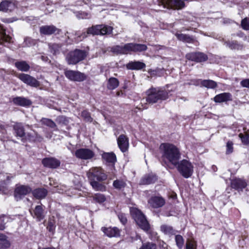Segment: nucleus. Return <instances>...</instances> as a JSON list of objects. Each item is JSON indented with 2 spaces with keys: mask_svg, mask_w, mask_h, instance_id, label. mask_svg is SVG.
Segmentation results:
<instances>
[{
  "mask_svg": "<svg viewBox=\"0 0 249 249\" xmlns=\"http://www.w3.org/2000/svg\"><path fill=\"white\" fill-rule=\"evenodd\" d=\"M65 120V118L63 116H59L57 118V120L59 122L64 121Z\"/></svg>",
  "mask_w": 249,
  "mask_h": 249,
  "instance_id": "nucleus-59",
  "label": "nucleus"
},
{
  "mask_svg": "<svg viewBox=\"0 0 249 249\" xmlns=\"http://www.w3.org/2000/svg\"><path fill=\"white\" fill-rule=\"evenodd\" d=\"M57 29L53 25L43 26L40 28V32L42 34L49 35L54 33Z\"/></svg>",
  "mask_w": 249,
  "mask_h": 249,
  "instance_id": "nucleus-25",
  "label": "nucleus"
},
{
  "mask_svg": "<svg viewBox=\"0 0 249 249\" xmlns=\"http://www.w3.org/2000/svg\"><path fill=\"white\" fill-rule=\"evenodd\" d=\"M160 70L159 69H157L156 70H149L148 71V73L151 76H156L158 75L159 76H160L161 75L160 74Z\"/></svg>",
  "mask_w": 249,
  "mask_h": 249,
  "instance_id": "nucleus-53",
  "label": "nucleus"
},
{
  "mask_svg": "<svg viewBox=\"0 0 249 249\" xmlns=\"http://www.w3.org/2000/svg\"><path fill=\"white\" fill-rule=\"evenodd\" d=\"M118 218L120 219V221L123 224H124L127 222V219L125 215L124 214L121 213L118 214Z\"/></svg>",
  "mask_w": 249,
  "mask_h": 249,
  "instance_id": "nucleus-55",
  "label": "nucleus"
},
{
  "mask_svg": "<svg viewBox=\"0 0 249 249\" xmlns=\"http://www.w3.org/2000/svg\"><path fill=\"white\" fill-rule=\"evenodd\" d=\"M216 103H222L231 100V95L230 93L224 92L216 95L213 98Z\"/></svg>",
  "mask_w": 249,
  "mask_h": 249,
  "instance_id": "nucleus-20",
  "label": "nucleus"
},
{
  "mask_svg": "<svg viewBox=\"0 0 249 249\" xmlns=\"http://www.w3.org/2000/svg\"><path fill=\"white\" fill-rule=\"evenodd\" d=\"M123 95L122 91H117L116 93L117 96H121Z\"/></svg>",
  "mask_w": 249,
  "mask_h": 249,
  "instance_id": "nucleus-60",
  "label": "nucleus"
},
{
  "mask_svg": "<svg viewBox=\"0 0 249 249\" xmlns=\"http://www.w3.org/2000/svg\"><path fill=\"white\" fill-rule=\"evenodd\" d=\"M240 83L242 87L249 88V79L243 80Z\"/></svg>",
  "mask_w": 249,
  "mask_h": 249,
  "instance_id": "nucleus-57",
  "label": "nucleus"
},
{
  "mask_svg": "<svg viewBox=\"0 0 249 249\" xmlns=\"http://www.w3.org/2000/svg\"><path fill=\"white\" fill-rule=\"evenodd\" d=\"M89 181L90 185L95 191L103 192L106 190V186L99 183L98 181L89 180Z\"/></svg>",
  "mask_w": 249,
  "mask_h": 249,
  "instance_id": "nucleus-31",
  "label": "nucleus"
},
{
  "mask_svg": "<svg viewBox=\"0 0 249 249\" xmlns=\"http://www.w3.org/2000/svg\"><path fill=\"white\" fill-rule=\"evenodd\" d=\"M50 52L54 55H57L62 51L61 45L59 44L53 43L49 44Z\"/></svg>",
  "mask_w": 249,
  "mask_h": 249,
  "instance_id": "nucleus-35",
  "label": "nucleus"
},
{
  "mask_svg": "<svg viewBox=\"0 0 249 249\" xmlns=\"http://www.w3.org/2000/svg\"><path fill=\"white\" fill-rule=\"evenodd\" d=\"M34 216L36 217L38 221H40L43 219L45 217L44 210L42 208V207L40 205L36 206L35 207V209L34 210Z\"/></svg>",
  "mask_w": 249,
  "mask_h": 249,
  "instance_id": "nucleus-26",
  "label": "nucleus"
},
{
  "mask_svg": "<svg viewBox=\"0 0 249 249\" xmlns=\"http://www.w3.org/2000/svg\"><path fill=\"white\" fill-rule=\"evenodd\" d=\"M15 8V5L12 0H5L0 3V11L8 12L13 10Z\"/></svg>",
  "mask_w": 249,
  "mask_h": 249,
  "instance_id": "nucleus-18",
  "label": "nucleus"
},
{
  "mask_svg": "<svg viewBox=\"0 0 249 249\" xmlns=\"http://www.w3.org/2000/svg\"><path fill=\"white\" fill-rule=\"evenodd\" d=\"M111 51L113 53L124 54V45H117L111 48Z\"/></svg>",
  "mask_w": 249,
  "mask_h": 249,
  "instance_id": "nucleus-44",
  "label": "nucleus"
},
{
  "mask_svg": "<svg viewBox=\"0 0 249 249\" xmlns=\"http://www.w3.org/2000/svg\"><path fill=\"white\" fill-rule=\"evenodd\" d=\"M11 177L7 173H0V182L1 184H6L10 179Z\"/></svg>",
  "mask_w": 249,
  "mask_h": 249,
  "instance_id": "nucleus-43",
  "label": "nucleus"
},
{
  "mask_svg": "<svg viewBox=\"0 0 249 249\" xmlns=\"http://www.w3.org/2000/svg\"><path fill=\"white\" fill-rule=\"evenodd\" d=\"M11 39V37L6 35L5 30L0 26V44H2L4 42H9Z\"/></svg>",
  "mask_w": 249,
  "mask_h": 249,
  "instance_id": "nucleus-34",
  "label": "nucleus"
},
{
  "mask_svg": "<svg viewBox=\"0 0 249 249\" xmlns=\"http://www.w3.org/2000/svg\"><path fill=\"white\" fill-rule=\"evenodd\" d=\"M14 129L17 136L22 137L25 135L24 129L22 124L20 123H16L14 126Z\"/></svg>",
  "mask_w": 249,
  "mask_h": 249,
  "instance_id": "nucleus-33",
  "label": "nucleus"
},
{
  "mask_svg": "<svg viewBox=\"0 0 249 249\" xmlns=\"http://www.w3.org/2000/svg\"><path fill=\"white\" fill-rule=\"evenodd\" d=\"M119 85V81L117 78L110 77L107 81V88L108 89L113 90L117 88Z\"/></svg>",
  "mask_w": 249,
  "mask_h": 249,
  "instance_id": "nucleus-29",
  "label": "nucleus"
},
{
  "mask_svg": "<svg viewBox=\"0 0 249 249\" xmlns=\"http://www.w3.org/2000/svg\"><path fill=\"white\" fill-rule=\"evenodd\" d=\"M9 218L5 215L0 216V230H4L5 228V225L9 222Z\"/></svg>",
  "mask_w": 249,
  "mask_h": 249,
  "instance_id": "nucleus-39",
  "label": "nucleus"
},
{
  "mask_svg": "<svg viewBox=\"0 0 249 249\" xmlns=\"http://www.w3.org/2000/svg\"><path fill=\"white\" fill-rule=\"evenodd\" d=\"M139 249H156V245L153 243L146 242L142 243Z\"/></svg>",
  "mask_w": 249,
  "mask_h": 249,
  "instance_id": "nucleus-45",
  "label": "nucleus"
},
{
  "mask_svg": "<svg viewBox=\"0 0 249 249\" xmlns=\"http://www.w3.org/2000/svg\"><path fill=\"white\" fill-rule=\"evenodd\" d=\"M102 156L104 161L108 164H114L116 161V155L112 152L104 153Z\"/></svg>",
  "mask_w": 249,
  "mask_h": 249,
  "instance_id": "nucleus-24",
  "label": "nucleus"
},
{
  "mask_svg": "<svg viewBox=\"0 0 249 249\" xmlns=\"http://www.w3.org/2000/svg\"><path fill=\"white\" fill-rule=\"evenodd\" d=\"M233 143L231 141H228L226 144V154H230L232 153L233 150Z\"/></svg>",
  "mask_w": 249,
  "mask_h": 249,
  "instance_id": "nucleus-51",
  "label": "nucleus"
},
{
  "mask_svg": "<svg viewBox=\"0 0 249 249\" xmlns=\"http://www.w3.org/2000/svg\"><path fill=\"white\" fill-rule=\"evenodd\" d=\"M201 84L202 86L207 88L213 89L216 87V83L213 80H204L201 81Z\"/></svg>",
  "mask_w": 249,
  "mask_h": 249,
  "instance_id": "nucleus-37",
  "label": "nucleus"
},
{
  "mask_svg": "<svg viewBox=\"0 0 249 249\" xmlns=\"http://www.w3.org/2000/svg\"><path fill=\"white\" fill-rule=\"evenodd\" d=\"M89 35L88 34V30L86 32H83L81 34L80 36L78 35V34H76L77 36V37L79 38V39H78V41L82 40V39H84L86 37H87L88 35Z\"/></svg>",
  "mask_w": 249,
  "mask_h": 249,
  "instance_id": "nucleus-56",
  "label": "nucleus"
},
{
  "mask_svg": "<svg viewBox=\"0 0 249 249\" xmlns=\"http://www.w3.org/2000/svg\"><path fill=\"white\" fill-rule=\"evenodd\" d=\"M113 185L116 189H121L125 186L126 183L123 179H116L114 181Z\"/></svg>",
  "mask_w": 249,
  "mask_h": 249,
  "instance_id": "nucleus-40",
  "label": "nucleus"
},
{
  "mask_svg": "<svg viewBox=\"0 0 249 249\" xmlns=\"http://www.w3.org/2000/svg\"><path fill=\"white\" fill-rule=\"evenodd\" d=\"M239 137L241 139L242 142L246 145L249 144V134L246 133L245 135L242 133L239 134Z\"/></svg>",
  "mask_w": 249,
  "mask_h": 249,
  "instance_id": "nucleus-48",
  "label": "nucleus"
},
{
  "mask_svg": "<svg viewBox=\"0 0 249 249\" xmlns=\"http://www.w3.org/2000/svg\"><path fill=\"white\" fill-rule=\"evenodd\" d=\"M186 249H196V242L193 240H187L186 242Z\"/></svg>",
  "mask_w": 249,
  "mask_h": 249,
  "instance_id": "nucleus-52",
  "label": "nucleus"
},
{
  "mask_svg": "<svg viewBox=\"0 0 249 249\" xmlns=\"http://www.w3.org/2000/svg\"><path fill=\"white\" fill-rule=\"evenodd\" d=\"M75 155L79 159L89 160L94 157V153L92 150L89 149L81 148L75 151Z\"/></svg>",
  "mask_w": 249,
  "mask_h": 249,
  "instance_id": "nucleus-11",
  "label": "nucleus"
},
{
  "mask_svg": "<svg viewBox=\"0 0 249 249\" xmlns=\"http://www.w3.org/2000/svg\"><path fill=\"white\" fill-rule=\"evenodd\" d=\"M241 25L244 30H249V18L246 17L243 19L241 22Z\"/></svg>",
  "mask_w": 249,
  "mask_h": 249,
  "instance_id": "nucleus-47",
  "label": "nucleus"
},
{
  "mask_svg": "<svg viewBox=\"0 0 249 249\" xmlns=\"http://www.w3.org/2000/svg\"><path fill=\"white\" fill-rule=\"evenodd\" d=\"M33 194L37 199L44 198L47 194V191L43 188H38L35 190Z\"/></svg>",
  "mask_w": 249,
  "mask_h": 249,
  "instance_id": "nucleus-30",
  "label": "nucleus"
},
{
  "mask_svg": "<svg viewBox=\"0 0 249 249\" xmlns=\"http://www.w3.org/2000/svg\"><path fill=\"white\" fill-rule=\"evenodd\" d=\"M161 231L165 234L172 235L174 234V230L173 228L168 225H162L160 227Z\"/></svg>",
  "mask_w": 249,
  "mask_h": 249,
  "instance_id": "nucleus-38",
  "label": "nucleus"
},
{
  "mask_svg": "<svg viewBox=\"0 0 249 249\" xmlns=\"http://www.w3.org/2000/svg\"><path fill=\"white\" fill-rule=\"evenodd\" d=\"M64 74L66 77L71 81L81 82L86 78V75L78 71L66 70Z\"/></svg>",
  "mask_w": 249,
  "mask_h": 249,
  "instance_id": "nucleus-9",
  "label": "nucleus"
},
{
  "mask_svg": "<svg viewBox=\"0 0 249 249\" xmlns=\"http://www.w3.org/2000/svg\"><path fill=\"white\" fill-rule=\"evenodd\" d=\"M148 203L153 208H157L163 206L165 203V201L161 197L154 196L151 197L148 200Z\"/></svg>",
  "mask_w": 249,
  "mask_h": 249,
  "instance_id": "nucleus-17",
  "label": "nucleus"
},
{
  "mask_svg": "<svg viewBox=\"0 0 249 249\" xmlns=\"http://www.w3.org/2000/svg\"><path fill=\"white\" fill-rule=\"evenodd\" d=\"M225 45H226L227 47H228L231 49H235L236 46V42L233 41H226L225 42Z\"/></svg>",
  "mask_w": 249,
  "mask_h": 249,
  "instance_id": "nucleus-54",
  "label": "nucleus"
},
{
  "mask_svg": "<svg viewBox=\"0 0 249 249\" xmlns=\"http://www.w3.org/2000/svg\"><path fill=\"white\" fill-rule=\"evenodd\" d=\"M18 77L24 83L33 87H37L39 86V82L33 76L25 73H20Z\"/></svg>",
  "mask_w": 249,
  "mask_h": 249,
  "instance_id": "nucleus-10",
  "label": "nucleus"
},
{
  "mask_svg": "<svg viewBox=\"0 0 249 249\" xmlns=\"http://www.w3.org/2000/svg\"><path fill=\"white\" fill-rule=\"evenodd\" d=\"M10 246V243L7 240L6 235L0 233V249L8 248Z\"/></svg>",
  "mask_w": 249,
  "mask_h": 249,
  "instance_id": "nucleus-32",
  "label": "nucleus"
},
{
  "mask_svg": "<svg viewBox=\"0 0 249 249\" xmlns=\"http://www.w3.org/2000/svg\"><path fill=\"white\" fill-rule=\"evenodd\" d=\"M91 197L95 202L98 203L99 204H101L106 200L105 196L100 193L95 194L92 195Z\"/></svg>",
  "mask_w": 249,
  "mask_h": 249,
  "instance_id": "nucleus-36",
  "label": "nucleus"
},
{
  "mask_svg": "<svg viewBox=\"0 0 249 249\" xmlns=\"http://www.w3.org/2000/svg\"><path fill=\"white\" fill-rule=\"evenodd\" d=\"M15 66L19 71H27L30 68L29 65L25 61L16 62Z\"/></svg>",
  "mask_w": 249,
  "mask_h": 249,
  "instance_id": "nucleus-28",
  "label": "nucleus"
},
{
  "mask_svg": "<svg viewBox=\"0 0 249 249\" xmlns=\"http://www.w3.org/2000/svg\"><path fill=\"white\" fill-rule=\"evenodd\" d=\"M87 56L86 52L80 50H75L70 52L67 56V61L69 64H76L83 60Z\"/></svg>",
  "mask_w": 249,
  "mask_h": 249,
  "instance_id": "nucleus-6",
  "label": "nucleus"
},
{
  "mask_svg": "<svg viewBox=\"0 0 249 249\" xmlns=\"http://www.w3.org/2000/svg\"><path fill=\"white\" fill-rule=\"evenodd\" d=\"M175 36L179 40L183 42L193 43L194 41V39L192 37L186 34L176 33Z\"/></svg>",
  "mask_w": 249,
  "mask_h": 249,
  "instance_id": "nucleus-27",
  "label": "nucleus"
},
{
  "mask_svg": "<svg viewBox=\"0 0 249 249\" xmlns=\"http://www.w3.org/2000/svg\"><path fill=\"white\" fill-rule=\"evenodd\" d=\"M113 28L105 25H97L88 28V34L94 35H105L110 34Z\"/></svg>",
  "mask_w": 249,
  "mask_h": 249,
  "instance_id": "nucleus-7",
  "label": "nucleus"
},
{
  "mask_svg": "<svg viewBox=\"0 0 249 249\" xmlns=\"http://www.w3.org/2000/svg\"><path fill=\"white\" fill-rule=\"evenodd\" d=\"M186 57L188 60L197 62H204L208 59V57L205 54L200 52L188 53L186 55Z\"/></svg>",
  "mask_w": 249,
  "mask_h": 249,
  "instance_id": "nucleus-12",
  "label": "nucleus"
},
{
  "mask_svg": "<svg viewBox=\"0 0 249 249\" xmlns=\"http://www.w3.org/2000/svg\"><path fill=\"white\" fill-rule=\"evenodd\" d=\"M160 150L161 159L165 163L177 165L181 155L177 146L169 143H162L160 145Z\"/></svg>",
  "mask_w": 249,
  "mask_h": 249,
  "instance_id": "nucleus-1",
  "label": "nucleus"
},
{
  "mask_svg": "<svg viewBox=\"0 0 249 249\" xmlns=\"http://www.w3.org/2000/svg\"><path fill=\"white\" fill-rule=\"evenodd\" d=\"M12 101L15 105L22 107L29 106L32 104L30 100L23 97H15Z\"/></svg>",
  "mask_w": 249,
  "mask_h": 249,
  "instance_id": "nucleus-19",
  "label": "nucleus"
},
{
  "mask_svg": "<svg viewBox=\"0 0 249 249\" xmlns=\"http://www.w3.org/2000/svg\"><path fill=\"white\" fill-rule=\"evenodd\" d=\"M175 240L177 246L181 249L184 245V239L180 235H177L175 237Z\"/></svg>",
  "mask_w": 249,
  "mask_h": 249,
  "instance_id": "nucleus-46",
  "label": "nucleus"
},
{
  "mask_svg": "<svg viewBox=\"0 0 249 249\" xmlns=\"http://www.w3.org/2000/svg\"><path fill=\"white\" fill-rule=\"evenodd\" d=\"M82 18H86V17H82Z\"/></svg>",
  "mask_w": 249,
  "mask_h": 249,
  "instance_id": "nucleus-61",
  "label": "nucleus"
},
{
  "mask_svg": "<svg viewBox=\"0 0 249 249\" xmlns=\"http://www.w3.org/2000/svg\"><path fill=\"white\" fill-rule=\"evenodd\" d=\"M130 212L137 225L143 231H147L150 225L142 212L136 208H131Z\"/></svg>",
  "mask_w": 249,
  "mask_h": 249,
  "instance_id": "nucleus-3",
  "label": "nucleus"
},
{
  "mask_svg": "<svg viewBox=\"0 0 249 249\" xmlns=\"http://www.w3.org/2000/svg\"><path fill=\"white\" fill-rule=\"evenodd\" d=\"M42 162L44 166L50 168H56L60 164V161L54 158H45L42 160Z\"/></svg>",
  "mask_w": 249,
  "mask_h": 249,
  "instance_id": "nucleus-15",
  "label": "nucleus"
},
{
  "mask_svg": "<svg viewBox=\"0 0 249 249\" xmlns=\"http://www.w3.org/2000/svg\"><path fill=\"white\" fill-rule=\"evenodd\" d=\"M146 101L149 104H154L159 100H165L169 97L168 92L160 88H151L147 92Z\"/></svg>",
  "mask_w": 249,
  "mask_h": 249,
  "instance_id": "nucleus-2",
  "label": "nucleus"
},
{
  "mask_svg": "<svg viewBox=\"0 0 249 249\" xmlns=\"http://www.w3.org/2000/svg\"><path fill=\"white\" fill-rule=\"evenodd\" d=\"M31 191V188L26 186L21 185L17 187L15 190V197L18 200L22 196L27 195Z\"/></svg>",
  "mask_w": 249,
  "mask_h": 249,
  "instance_id": "nucleus-14",
  "label": "nucleus"
},
{
  "mask_svg": "<svg viewBox=\"0 0 249 249\" xmlns=\"http://www.w3.org/2000/svg\"><path fill=\"white\" fill-rule=\"evenodd\" d=\"M134 43H130L124 45V54H127L130 52H134Z\"/></svg>",
  "mask_w": 249,
  "mask_h": 249,
  "instance_id": "nucleus-49",
  "label": "nucleus"
},
{
  "mask_svg": "<svg viewBox=\"0 0 249 249\" xmlns=\"http://www.w3.org/2000/svg\"><path fill=\"white\" fill-rule=\"evenodd\" d=\"M134 52H141L147 50V47L145 44L134 43Z\"/></svg>",
  "mask_w": 249,
  "mask_h": 249,
  "instance_id": "nucleus-41",
  "label": "nucleus"
},
{
  "mask_svg": "<svg viewBox=\"0 0 249 249\" xmlns=\"http://www.w3.org/2000/svg\"><path fill=\"white\" fill-rule=\"evenodd\" d=\"M157 180V177L153 174H149L145 175L140 181V184L142 185H148L154 183Z\"/></svg>",
  "mask_w": 249,
  "mask_h": 249,
  "instance_id": "nucleus-21",
  "label": "nucleus"
},
{
  "mask_svg": "<svg viewBox=\"0 0 249 249\" xmlns=\"http://www.w3.org/2000/svg\"><path fill=\"white\" fill-rule=\"evenodd\" d=\"M145 66L144 63L140 61H131L126 64L127 69L131 70H140Z\"/></svg>",
  "mask_w": 249,
  "mask_h": 249,
  "instance_id": "nucleus-22",
  "label": "nucleus"
},
{
  "mask_svg": "<svg viewBox=\"0 0 249 249\" xmlns=\"http://www.w3.org/2000/svg\"><path fill=\"white\" fill-rule=\"evenodd\" d=\"M41 122L42 124L46 125L51 128H55L56 126L55 123L49 119L42 118Z\"/></svg>",
  "mask_w": 249,
  "mask_h": 249,
  "instance_id": "nucleus-42",
  "label": "nucleus"
},
{
  "mask_svg": "<svg viewBox=\"0 0 249 249\" xmlns=\"http://www.w3.org/2000/svg\"><path fill=\"white\" fill-rule=\"evenodd\" d=\"M102 231L109 237H117L120 236V231L116 227L102 228Z\"/></svg>",
  "mask_w": 249,
  "mask_h": 249,
  "instance_id": "nucleus-16",
  "label": "nucleus"
},
{
  "mask_svg": "<svg viewBox=\"0 0 249 249\" xmlns=\"http://www.w3.org/2000/svg\"><path fill=\"white\" fill-rule=\"evenodd\" d=\"M158 4L164 8L179 10L184 8L185 3L181 0H157Z\"/></svg>",
  "mask_w": 249,
  "mask_h": 249,
  "instance_id": "nucleus-8",
  "label": "nucleus"
},
{
  "mask_svg": "<svg viewBox=\"0 0 249 249\" xmlns=\"http://www.w3.org/2000/svg\"><path fill=\"white\" fill-rule=\"evenodd\" d=\"M82 117L87 122H91L92 118L90 117V115L87 111L84 110L81 113Z\"/></svg>",
  "mask_w": 249,
  "mask_h": 249,
  "instance_id": "nucleus-50",
  "label": "nucleus"
},
{
  "mask_svg": "<svg viewBox=\"0 0 249 249\" xmlns=\"http://www.w3.org/2000/svg\"><path fill=\"white\" fill-rule=\"evenodd\" d=\"M118 146L123 152H126L129 146L128 139L124 135H121L117 139Z\"/></svg>",
  "mask_w": 249,
  "mask_h": 249,
  "instance_id": "nucleus-13",
  "label": "nucleus"
},
{
  "mask_svg": "<svg viewBox=\"0 0 249 249\" xmlns=\"http://www.w3.org/2000/svg\"><path fill=\"white\" fill-rule=\"evenodd\" d=\"M247 186L246 182L241 179L236 178L231 180V186L236 190H242Z\"/></svg>",
  "mask_w": 249,
  "mask_h": 249,
  "instance_id": "nucleus-23",
  "label": "nucleus"
},
{
  "mask_svg": "<svg viewBox=\"0 0 249 249\" xmlns=\"http://www.w3.org/2000/svg\"><path fill=\"white\" fill-rule=\"evenodd\" d=\"M87 175L89 180L102 181L107 178V175L100 167L90 168L87 172Z\"/></svg>",
  "mask_w": 249,
  "mask_h": 249,
  "instance_id": "nucleus-5",
  "label": "nucleus"
},
{
  "mask_svg": "<svg viewBox=\"0 0 249 249\" xmlns=\"http://www.w3.org/2000/svg\"><path fill=\"white\" fill-rule=\"evenodd\" d=\"M55 226H54L52 222H49L48 224V226L47 227L48 230L50 231H53L54 230Z\"/></svg>",
  "mask_w": 249,
  "mask_h": 249,
  "instance_id": "nucleus-58",
  "label": "nucleus"
},
{
  "mask_svg": "<svg viewBox=\"0 0 249 249\" xmlns=\"http://www.w3.org/2000/svg\"><path fill=\"white\" fill-rule=\"evenodd\" d=\"M177 168L180 174L185 178L191 177L194 171L192 163L186 160H183L177 164Z\"/></svg>",
  "mask_w": 249,
  "mask_h": 249,
  "instance_id": "nucleus-4",
  "label": "nucleus"
}]
</instances>
